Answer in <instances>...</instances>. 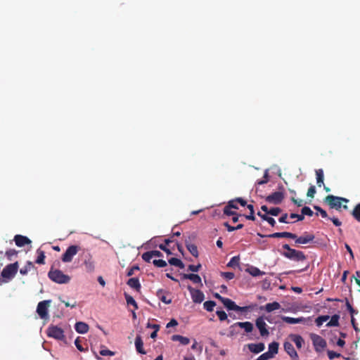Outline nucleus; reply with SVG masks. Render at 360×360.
<instances>
[{"instance_id":"f257e3e1","label":"nucleus","mask_w":360,"mask_h":360,"mask_svg":"<svg viewBox=\"0 0 360 360\" xmlns=\"http://www.w3.org/2000/svg\"><path fill=\"white\" fill-rule=\"evenodd\" d=\"M283 248L286 250V252H283L282 255L289 259L300 262L304 261L307 259L303 252L292 249L288 244H284Z\"/></svg>"},{"instance_id":"f03ea898","label":"nucleus","mask_w":360,"mask_h":360,"mask_svg":"<svg viewBox=\"0 0 360 360\" xmlns=\"http://www.w3.org/2000/svg\"><path fill=\"white\" fill-rule=\"evenodd\" d=\"M324 202L328 205L331 209L340 210L342 207L344 210H347L348 207L346 205H342V202H348L349 200L347 198L342 197L335 196L333 195H327Z\"/></svg>"},{"instance_id":"7ed1b4c3","label":"nucleus","mask_w":360,"mask_h":360,"mask_svg":"<svg viewBox=\"0 0 360 360\" xmlns=\"http://www.w3.org/2000/svg\"><path fill=\"white\" fill-rule=\"evenodd\" d=\"M214 295H215V297L217 299H219V300L221 301V302L224 304V307L228 310H233V311H236L246 312V311H249V309H250V307H249V306H245V307L238 306L231 300H230L229 298L222 297L221 296H220L219 294H214Z\"/></svg>"},{"instance_id":"20e7f679","label":"nucleus","mask_w":360,"mask_h":360,"mask_svg":"<svg viewBox=\"0 0 360 360\" xmlns=\"http://www.w3.org/2000/svg\"><path fill=\"white\" fill-rule=\"evenodd\" d=\"M48 276L51 281L60 284L67 283L70 280L68 275L64 274L60 270L54 269L53 267L51 268Z\"/></svg>"},{"instance_id":"39448f33","label":"nucleus","mask_w":360,"mask_h":360,"mask_svg":"<svg viewBox=\"0 0 360 360\" xmlns=\"http://www.w3.org/2000/svg\"><path fill=\"white\" fill-rule=\"evenodd\" d=\"M18 262H15L13 264H8L1 271V276L4 278L11 280L17 274L18 269Z\"/></svg>"},{"instance_id":"423d86ee","label":"nucleus","mask_w":360,"mask_h":360,"mask_svg":"<svg viewBox=\"0 0 360 360\" xmlns=\"http://www.w3.org/2000/svg\"><path fill=\"white\" fill-rule=\"evenodd\" d=\"M47 335L58 340H63L65 339L63 330L57 326H49L47 328Z\"/></svg>"},{"instance_id":"0eeeda50","label":"nucleus","mask_w":360,"mask_h":360,"mask_svg":"<svg viewBox=\"0 0 360 360\" xmlns=\"http://www.w3.org/2000/svg\"><path fill=\"white\" fill-rule=\"evenodd\" d=\"M80 250V247L78 245H70L69 246L64 254L62 255L61 259L63 262H70L74 256H75L79 250Z\"/></svg>"},{"instance_id":"6e6552de","label":"nucleus","mask_w":360,"mask_h":360,"mask_svg":"<svg viewBox=\"0 0 360 360\" xmlns=\"http://www.w3.org/2000/svg\"><path fill=\"white\" fill-rule=\"evenodd\" d=\"M311 338L316 351L319 352L321 349H323L326 347V341L320 335L313 334L311 335Z\"/></svg>"},{"instance_id":"1a4fd4ad","label":"nucleus","mask_w":360,"mask_h":360,"mask_svg":"<svg viewBox=\"0 0 360 360\" xmlns=\"http://www.w3.org/2000/svg\"><path fill=\"white\" fill-rule=\"evenodd\" d=\"M49 300H44L39 302L37 308V312L41 319H44L47 317L48 307H49Z\"/></svg>"},{"instance_id":"9d476101","label":"nucleus","mask_w":360,"mask_h":360,"mask_svg":"<svg viewBox=\"0 0 360 360\" xmlns=\"http://www.w3.org/2000/svg\"><path fill=\"white\" fill-rule=\"evenodd\" d=\"M284 198V194L283 192L276 191L270 195H269L266 198V201L270 203H273L274 205L280 204Z\"/></svg>"},{"instance_id":"9b49d317","label":"nucleus","mask_w":360,"mask_h":360,"mask_svg":"<svg viewBox=\"0 0 360 360\" xmlns=\"http://www.w3.org/2000/svg\"><path fill=\"white\" fill-rule=\"evenodd\" d=\"M315 236L313 233L304 232L302 236L295 239L296 244H307L314 241Z\"/></svg>"},{"instance_id":"f8f14e48","label":"nucleus","mask_w":360,"mask_h":360,"mask_svg":"<svg viewBox=\"0 0 360 360\" xmlns=\"http://www.w3.org/2000/svg\"><path fill=\"white\" fill-rule=\"evenodd\" d=\"M257 235L262 238H263V237H269V238H292V239L297 238L296 234L290 233V232H276V233H274L266 235V236L262 235L261 233H257Z\"/></svg>"},{"instance_id":"ddd939ff","label":"nucleus","mask_w":360,"mask_h":360,"mask_svg":"<svg viewBox=\"0 0 360 360\" xmlns=\"http://www.w3.org/2000/svg\"><path fill=\"white\" fill-rule=\"evenodd\" d=\"M256 326L259 330L260 335L262 337L269 335V333L266 328V324L263 319V317L260 316L256 319Z\"/></svg>"},{"instance_id":"4468645a","label":"nucleus","mask_w":360,"mask_h":360,"mask_svg":"<svg viewBox=\"0 0 360 360\" xmlns=\"http://www.w3.org/2000/svg\"><path fill=\"white\" fill-rule=\"evenodd\" d=\"M284 349L285 351L288 354V355L291 357L292 360H297L298 359V354L297 352L295 351L294 346L292 343L289 342H285L284 343Z\"/></svg>"},{"instance_id":"2eb2a0df","label":"nucleus","mask_w":360,"mask_h":360,"mask_svg":"<svg viewBox=\"0 0 360 360\" xmlns=\"http://www.w3.org/2000/svg\"><path fill=\"white\" fill-rule=\"evenodd\" d=\"M14 241L15 245L18 247H23L25 245L31 244L32 241L27 236H24L22 235H15L14 236Z\"/></svg>"},{"instance_id":"dca6fc26","label":"nucleus","mask_w":360,"mask_h":360,"mask_svg":"<svg viewBox=\"0 0 360 360\" xmlns=\"http://www.w3.org/2000/svg\"><path fill=\"white\" fill-rule=\"evenodd\" d=\"M236 326H239L241 328H244V330L246 333H250L253 330V325L252 323H250L249 321L237 322V323H235L234 324H233L232 326H231L230 328H232Z\"/></svg>"},{"instance_id":"f3484780","label":"nucleus","mask_w":360,"mask_h":360,"mask_svg":"<svg viewBox=\"0 0 360 360\" xmlns=\"http://www.w3.org/2000/svg\"><path fill=\"white\" fill-rule=\"evenodd\" d=\"M248 349H250V351L255 354H258V353L262 352L265 348V345L262 342H259V343H257V344H254V343L248 344Z\"/></svg>"},{"instance_id":"a211bd4d","label":"nucleus","mask_w":360,"mask_h":360,"mask_svg":"<svg viewBox=\"0 0 360 360\" xmlns=\"http://www.w3.org/2000/svg\"><path fill=\"white\" fill-rule=\"evenodd\" d=\"M75 328L78 333L85 334L89 331V327L87 323L79 321L75 323Z\"/></svg>"},{"instance_id":"6ab92c4d","label":"nucleus","mask_w":360,"mask_h":360,"mask_svg":"<svg viewBox=\"0 0 360 360\" xmlns=\"http://www.w3.org/2000/svg\"><path fill=\"white\" fill-rule=\"evenodd\" d=\"M185 245H186V247L187 248V250L190 252V253L195 257H198V248L194 244H191L190 243V239L189 240H187L186 239L185 240Z\"/></svg>"},{"instance_id":"aec40b11","label":"nucleus","mask_w":360,"mask_h":360,"mask_svg":"<svg viewBox=\"0 0 360 360\" xmlns=\"http://www.w3.org/2000/svg\"><path fill=\"white\" fill-rule=\"evenodd\" d=\"M135 347L137 352L141 354H146V352L143 349V342L141 335H137L135 339Z\"/></svg>"},{"instance_id":"412c9836","label":"nucleus","mask_w":360,"mask_h":360,"mask_svg":"<svg viewBox=\"0 0 360 360\" xmlns=\"http://www.w3.org/2000/svg\"><path fill=\"white\" fill-rule=\"evenodd\" d=\"M127 284L129 287H131L133 290L136 291H139L141 288L139 280L137 278H131L129 279L127 281Z\"/></svg>"},{"instance_id":"4be33fe9","label":"nucleus","mask_w":360,"mask_h":360,"mask_svg":"<svg viewBox=\"0 0 360 360\" xmlns=\"http://www.w3.org/2000/svg\"><path fill=\"white\" fill-rule=\"evenodd\" d=\"M282 319L283 321H285V323H289V324L300 323H302L305 321V319L303 317L292 318V317H289V316H283L282 318Z\"/></svg>"},{"instance_id":"5701e85b","label":"nucleus","mask_w":360,"mask_h":360,"mask_svg":"<svg viewBox=\"0 0 360 360\" xmlns=\"http://www.w3.org/2000/svg\"><path fill=\"white\" fill-rule=\"evenodd\" d=\"M316 176V184L319 187H321L323 185L324 173L322 169H318L315 171Z\"/></svg>"},{"instance_id":"b1692460","label":"nucleus","mask_w":360,"mask_h":360,"mask_svg":"<svg viewBox=\"0 0 360 360\" xmlns=\"http://www.w3.org/2000/svg\"><path fill=\"white\" fill-rule=\"evenodd\" d=\"M183 278L184 279H189L195 284H200L201 283V278L198 274H184Z\"/></svg>"},{"instance_id":"393cba45","label":"nucleus","mask_w":360,"mask_h":360,"mask_svg":"<svg viewBox=\"0 0 360 360\" xmlns=\"http://www.w3.org/2000/svg\"><path fill=\"white\" fill-rule=\"evenodd\" d=\"M173 341H179L183 345H187L190 342L189 338L180 335H174L171 338Z\"/></svg>"},{"instance_id":"a878e982","label":"nucleus","mask_w":360,"mask_h":360,"mask_svg":"<svg viewBox=\"0 0 360 360\" xmlns=\"http://www.w3.org/2000/svg\"><path fill=\"white\" fill-rule=\"evenodd\" d=\"M247 271L252 276H263L265 274V272L262 271L258 268H257L255 266H252L248 268Z\"/></svg>"},{"instance_id":"bb28decb","label":"nucleus","mask_w":360,"mask_h":360,"mask_svg":"<svg viewBox=\"0 0 360 360\" xmlns=\"http://www.w3.org/2000/svg\"><path fill=\"white\" fill-rule=\"evenodd\" d=\"M168 262L170 265L175 266L179 267V269L184 268V264L179 259L172 257L168 260Z\"/></svg>"},{"instance_id":"cd10ccee","label":"nucleus","mask_w":360,"mask_h":360,"mask_svg":"<svg viewBox=\"0 0 360 360\" xmlns=\"http://www.w3.org/2000/svg\"><path fill=\"white\" fill-rule=\"evenodd\" d=\"M278 343L277 342H273L269 345V353L274 356L278 352Z\"/></svg>"},{"instance_id":"c85d7f7f","label":"nucleus","mask_w":360,"mask_h":360,"mask_svg":"<svg viewBox=\"0 0 360 360\" xmlns=\"http://www.w3.org/2000/svg\"><path fill=\"white\" fill-rule=\"evenodd\" d=\"M280 307H281V305L277 302H271V303H268L264 307L265 310L267 312H271V311H273L274 310L278 309Z\"/></svg>"},{"instance_id":"c756f323","label":"nucleus","mask_w":360,"mask_h":360,"mask_svg":"<svg viewBox=\"0 0 360 360\" xmlns=\"http://www.w3.org/2000/svg\"><path fill=\"white\" fill-rule=\"evenodd\" d=\"M37 257L35 262L38 264H44V259H45L44 252L40 249H38L37 250Z\"/></svg>"},{"instance_id":"7c9ffc66","label":"nucleus","mask_w":360,"mask_h":360,"mask_svg":"<svg viewBox=\"0 0 360 360\" xmlns=\"http://www.w3.org/2000/svg\"><path fill=\"white\" fill-rule=\"evenodd\" d=\"M125 298L128 306H132L134 310L138 309L136 302L131 295H129V294H125Z\"/></svg>"},{"instance_id":"2f4dec72","label":"nucleus","mask_w":360,"mask_h":360,"mask_svg":"<svg viewBox=\"0 0 360 360\" xmlns=\"http://www.w3.org/2000/svg\"><path fill=\"white\" fill-rule=\"evenodd\" d=\"M18 254V251L15 249H9L5 252V256L9 261H12L14 257H16Z\"/></svg>"},{"instance_id":"473e14b6","label":"nucleus","mask_w":360,"mask_h":360,"mask_svg":"<svg viewBox=\"0 0 360 360\" xmlns=\"http://www.w3.org/2000/svg\"><path fill=\"white\" fill-rule=\"evenodd\" d=\"M32 268H34L32 262H27V264L20 269V273L22 275H26Z\"/></svg>"},{"instance_id":"72a5a7b5","label":"nucleus","mask_w":360,"mask_h":360,"mask_svg":"<svg viewBox=\"0 0 360 360\" xmlns=\"http://www.w3.org/2000/svg\"><path fill=\"white\" fill-rule=\"evenodd\" d=\"M239 263H240V258H239V257L238 256H235V257H233L230 259V261L227 264V266L236 268V267H238L239 266Z\"/></svg>"},{"instance_id":"f704fd0d","label":"nucleus","mask_w":360,"mask_h":360,"mask_svg":"<svg viewBox=\"0 0 360 360\" xmlns=\"http://www.w3.org/2000/svg\"><path fill=\"white\" fill-rule=\"evenodd\" d=\"M292 340L295 342V345L298 349H300L302 347L304 340L300 335H295L292 337Z\"/></svg>"},{"instance_id":"c9c22d12","label":"nucleus","mask_w":360,"mask_h":360,"mask_svg":"<svg viewBox=\"0 0 360 360\" xmlns=\"http://www.w3.org/2000/svg\"><path fill=\"white\" fill-rule=\"evenodd\" d=\"M84 266L87 271L91 272L94 269V263L90 256L89 259L84 261Z\"/></svg>"},{"instance_id":"e433bc0d","label":"nucleus","mask_w":360,"mask_h":360,"mask_svg":"<svg viewBox=\"0 0 360 360\" xmlns=\"http://www.w3.org/2000/svg\"><path fill=\"white\" fill-rule=\"evenodd\" d=\"M339 315L335 314L332 316L329 322L327 323V326H338L339 325Z\"/></svg>"},{"instance_id":"4c0bfd02","label":"nucleus","mask_w":360,"mask_h":360,"mask_svg":"<svg viewBox=\"0 0 360 360\" xmlns=\"http://www.w3.org/2000/svg\"><path fill=\"white\" fill-rule=\"evenodd\" d=\"M352 214L355 219L360 222V202L354 207Z\"/></svg>"},{"instance_id":"58836bf2","label":"nucleus","mask_w":360,"mask_h":360,"mask_svg":"<svg viewBox=\"0 0 360 360\" xmlns=\"http://www.w3.org/2000/svg\"><path fill=\"white\" fill-rule=\"evenodd\" d=\"M216 303L214 301H206L203 304L204 309L207 311H212L214 310V307H215Z\"/></svg>"},{"instance_id":"ea45409f","label":"nucleus","mask_w":360,"mask_h":360,"mask_svg":"<svg viewBox=\"0 0 360 360\" xmlns=\"http://www.w3.org/2000/svg\"><path fill=\"white\" fill-rule=\"evenodd\" d=\"M247 207L250 210V214L245 215V218L248 220L255 221V217L254 215V214H255L254 206L251 204H249L247 205Z\"/></svg>"},{"instance_id":"a19ab883","label":"nucleus","mask_w":360,"mask_h":360,"mask_svg":"<svg viewBox=\"0 0 360 360\" xmlns=\"http://www.w3.org/2000/svg\"><path fill=\"white\" fill-rule=\"evenodd\" d=\"M329 316H320L316 319V324L317 326H321L323 323L326 322L329 319Z\"/></svg>"},{"instance_id":"79ce46f5","label":"nucleus","mask_w":360,"mask_h":360,"mask_svg":"<svg viewBox=\"0 0 360 360\" xmlns=\"http://www.w3.org/2000/svg\"><path fill=\"white\" fill-rule=\"evenodd\" d=\"M216 314L218 316L219 319L221 321H227L228 323L230 322V321L227 318V314H226V312L224 311H223V310H217Z\"/></svg>"},{"instance_id":"37998d69","label":"nucleus","mask_w":360,"mask_h":360,"mask_svg":"<svg viewBox=\"0 0 360 360\" xmlns=\"http://www.w3.org/2000/svg\"><path fill=\"white\" fill-rule=\"evenodd\" d=\"M191 295H192L193 301L195 303H200L205 299L204 294H191Z\"/></svg>"},{"instance_id":"c03bdc74","label":"nucleus","mask_w":360,"mask_h":360,"mask_svg":"<svg viewBox=\"0 0 360 360\" xmlns=\"http://www.w3.org/2000/svg\"><path fill=\"white\" fill-rule=\"evenodd\" d=\"M153 264L157 267H165L167 266V264L166 261L163 259H153Z\"/></svg>"},{"instance_id":"a18cd8bd","label":"nucleus","mask_w":360,"mask_h":360,"mask_svg":"<svg viewBox=\"0 0 360 360\" xmlns=\"http://www.w3.org/2000/svg\"><path fill=\"white\" fill-rule=\"evenodd\" d=\"M141 257L145 262H150L152 258L153 257V252L152 251L146 252L142 255Z\"/></svg>"},{"instance_id":"49530a36","label":"nucleus","mask_w":360,"mask_h":360,"mask_svg":"<svg viewBox=\"0 0 360 360\" xmlns=\"http://www.w3.org/2000/svg\"><path fill=\"white\" fill-rule=\"evenodd\" d=\"M302 214L304 216V215H307V216H309V217H311L313 214H314V212L313 211L310 209V207H304L302 210Z\"/></svg>"},{"instance_id":"de8ad7c7","label":"nucleus","mask_w":360,"mask_h":360,"mask_svg":"<svg viewBox=\"0 0 360 360\" xmlns=\"http://www.w3.org/2000/svg\"><path fill=\"white\" fill-rule=\"evenodd\" d=\"M273 357L274 356L269 353V352H266L261 354L256 360H269Z\"/></svg>"},{"instance_id":"09e8293b","label":"nucleus","mask_w":360,"mask_h":360,"mask_svg":"<svg viewBox=\"0 0 360 360\" xmlns=\"http://www.w3.org/2000/svg\"><path fill=\"white\" fill-rule=\"evenodd\" d=\"M224 214L227 216H232V215L236 214V212L234 211H232L231 208L227 204V205H226L224 208Z\"/></svg>"},{"instance_id":"8fccbe9b","label":"nucleus","mask_w":360,"mask_h":360,"mask_svg":"<svg viewBox=\"0 0 360 360\" xmlns=\"http://www.w3.org/2000/svg\"><path fill=\"white\" fill-rule=\"evenodd\" d=\"M328 356L329 359H333L335 358L340 357L341 354L340 353L335 352L334 351L328 350L327 352Z\"/></svg>"},{"instance_id":"3c124183","label":"nucleus","mask_w":360,"mask_h":360,"mask_svg":"<svg viewBox=\"0 0 360 360\" xmlns=\"http://www.w3.org/2000/svg\"><path fill=\"white\" fill-rule=\"evenodd\" d=\"M315 193H316L315 186H311L307 191V197L313 198L314 197Z\"/></svg>"},{"instance_id":"603ef678","label":"nucleus","mask_w":360,"mask_h":360,"mask_svg":"<svg viewBox=\"0 0 360 360\" xmlns=\"http://www.w3.org/2000/svg\"><path fill=\"white\" fill-rule=\"evenodd\" d=\"M281 212V209L279 207H273L269 209V214L272 216H278Z\"/></svg>"},{"instance_id":"864d4df0","label":"nucleus","mask_w":360,"mask_h":360,"mask_svg":"<svg viewBox=\"0 0 360 360\" xmlns=\"http://www.w3.org/2000/svg\"><path fill=\"white\" fill-rule=\"evenodd\" d=\"M314 208L320 213L321 216L323 217V218H327L328 217V214L327 212L323 210L321 207L319 206H314Z\"/></svg>"},{"instance_id":"5fc2aeb1","label":"nucleus","mask_w":360,"mask_h":360,"mask_svg":"<svg viewBox=\"0 0 360 360\" xmlns=\"http://www.w3.org/2000/svg\"><path fill=\"white\" fill-rule=\"evenodd\" d=\"M200 267L201 265L200 264L198 265L190 264L188 269L189 271H191L193 272H198L200 270Z\"/></svg>"},{"instance_id":"6e6d98bb","label":"nucleus","mask_w":360,"mask_h":360,"mask_svg":"<svg viewBox=\"0 0 360 360\" xmlns=\"http://www.w3.org/2000/svg\"><path fill=\"white\" fill-rule=\"evenodd\" d=\"M75 345L77 347V349L80 351V352H84L86 351V349L82 346V345L80 344V341L79 340V338H77L75 340Z\"/></svg>"},{"instance_id":"4d7b16f0","label":"nucleus","mask_w":360,"mask_h":360,"mask_svg":"<svg viewBox=\"0 0 360 360\" xmlns=\"http://www.w3.org/2000/svg\"><path fill=\"white\" fill-rule=\"evenodd\" d=\"M100 354L102 356H113L115 353L109 349H101Z\"/></svg>"},{"instance_id":"13d9d810","label":"nucleus","mask_w":360,"mask_h":360,"mask_svg":"<svg viewBox=\"0 0 360 360\" xmlns=\"http://www.w3.org/2000/svg\"><path fill=\"white\" fill-rule=\"evenodd\" d=\"M159 248H160V250H163L164 252H165L167 255H172V252L171 250H170V249H169V248H167V245H166L160 244V245H159Z\"/></svg>"},{"instance_id":"bf43d9fd","label":"nucleus","mask_w":360,"mask_h":360,"mask_svg":"<svg viewBox=\"0 0 360 360\" xmlns=\"http://www.w3.org/2000/svg\"><path fill=\"white\" fill-rule=\"evenodd\" d=\"M228 205L231 209H236V210L238 209V203H237L236 199L229 201Z\"/></svg>"},{"instance_id":"052dcab7","label":"nucleus","mask_w":360,"mask_h":360,"mask_svg":"<svg viewBox=\"0 0 360 360\" xmlns=\"http://www.w3.org/2000/svg\"><path fill=\"white\" fill-rule=\"evenodd\" d=\"M222 275L225 278L228 280H231L235 276V274L233 272H224L222 273Z\"/></svg>"},{"instance_id":"680f3d73","label":"nucleus","mask_w":360,"mask_h":360,"mask_svg":"<svg viewBox=\"0 0 360 360\" xmlns=\"http://www.w3.org/2000/svg\"><path fill=\"white\" fill-rule=\"evenodd\" d=\"M291 200L293 203H295L298 207H301L304 204L303 200H297V199H295L294 197L291 198Z\"/></svg>"},{"instance_id":"e2e57ef3","label":"nucleus","mask_w":360,"mask_h":360,"mask_svg":"<svg viewBox=\"0 0 360 360\" xmlns=\"http://www.w3.org/2000/svg\"><path fill=\"white\" fill-rule=\"evenodd\" d=\"M290 217L291 219L297 218L298 221H302L304 218V217L302 214H295V213L290 214Z\"/></svg>"},{"instance_id":"0e129e2a","label":"nucleus","mask_w":360,"mask_h":360,"mask_svg":"<svg viewBox=\"0 0 360 360\" xmlns=\"http://www.w3.org/2000/svg\"><path fill=\"white\" fill-rule=\"evenodd\" d=\"M288 219V214L285 213L283 214L278 219L279 222L281 223H285L288 224L289 221H287Z\"/></svg>"},{"instance_id":"69168bd1","label":"nucleus","mask_w":360,"mask_h":360,"mask_svg":"<svg viewBox=\"0 0 360 360\" xmlns=\"http://www.w3.org/2000/svg\"><path fill=\"white\" fill-rule=\"evenodd\" d=\"M138 270H139V266H132L131 269H129V271L127 272V276H130L133 275L134 274V271H138Z\"/></svg>"},{"instance_id":"338daca9","label":"nucleus","mask_w":360,"mask_h":360,"mask_svg":"<svg viewBox=\"0 0 360 360\" xmlns=\"http://www.w3.org/2000/svg\"><path fill=\"white\" fill-rule=\"evenodd\" d=\"M178 325V322L176 319H172L166 326L167 328L176 326Z\"/></svg>"},{"instance_id":"774afa93","label":"nucleus","mask_w":360,"mask_h":360,"mask_svg":"<svg viewBox=\"0 0 360 360\" xmlns=\"http://www.w3.org/2000/svg\"><path fill=\"white\" fill-rule=\"evenodd\" d=\"M356 284L360 287V271L356 272V276H354Z\"/></svg>"}]
</instances>
